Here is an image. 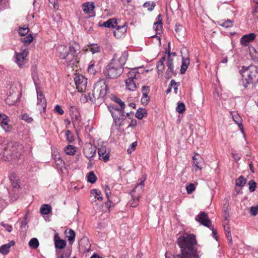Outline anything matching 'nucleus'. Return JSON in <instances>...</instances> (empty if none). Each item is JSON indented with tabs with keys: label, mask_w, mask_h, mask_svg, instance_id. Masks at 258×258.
I'll list each match as a JSON object with an SVG mask.
<instances>
[{
	"label": "nucleus",
	"mask_w": 258,
	"mask_h": 258,
	"mask_svg": "<svg viewBox=\"0 0 258 258\" xmlns=\"http://www.w3.org/2000/svg\"><path fill=\"white\" fill-rule=\"evenodd\" d=\"M177 244L180 248V253L171 258H199L196 248L197 242L194 234H184L178 238Z\"/></svg>",
	"instance_id": "nucleus-1"
},
{
	"label": "nucleus",
	"mask_w": 258,
	"mask_h": 258,
	"mask_svg": "<svg viewBox=\"0 0 258 258\" xmlns=\"http://www.w3.org/2000/svg\"><path fill=\"white\" fill-rule=\"evenodd\" d=\"M128 56L127 51L122 52L119 58H117L116 53L114 54L110 62L104 69V75L110 79H114L120 76L123 72L124 66Z\"/></svg>",
	"instance_id": "nucleus-2"
},
{
	"label": "nucleus",
	"mask_w": 258,
	"mask_h": 258,
	"mask_svg": "<svg viewBox=\"0 0 258 258\" xmlns=\"http://www.w3.org/2000/svg\"><path fill=\"white\" fill-rule=\"evenodd\" d=\"M58 51L60 54V58L64 60L63 62L67 67L73 68L77 67L79 63V54L80 48L77 43L70 45L68 48L66 46L61 45L58 47Z\"/></svg>",
	"instance_id": "nucleus-3"
},
{
	"label": "nucleus",
	"mask_w": 258,
	"mask_h": 258,
	"mask_svg": "<svg viewBox=\"0 0 258 258\" xmlns=\"http://www.w3.org/2000/svg\"><path fill=\"white\" fill-rule=\"evenodd\" d=\"M23 147L16 142H10L0 145V159L4 161L18 160Z\"/></svg>",
	"instance_id": "nucleus-4"
},
{
	"label": "nucleus",
	"mask_w": 258,
	"mask_h": 258,
	"mask_svg": "<svg viewBox=\"0 0 258 258\" xmlns=\"http://www.w3.org/2000/svg\"><path fill=\"white\" fill-rule=\"evenodd\" d=\"M109 88L104 80H100L94 85L93 90L89 93L91 101L97 105L104 102Z\"/></svg>",
	"instance_id": "nucleus-5"
},
{
	"label": "nucleus",
	"mask_w": 258,
	"mask_h": 258,
	"mask_svg": "<svg viewBox=\"0 0 258 258\" xmlns=\"http://www.w3.org/2000/svg\"><path fill=\"white\" fill-rule=\"evenodd\" d=\"M239 73L244 80L243 86L245 88L248 85L258 83V66L252 64L247 67L242 66Z\"/></svg>",
	"instance_id": "nucleus-6"
},
{
	"label": "nucleus",
	"mask_w": 258,
	"mask_h": 258,
	"mask_svg": "<svg viewBox=\"0 0 258 258\" xmlns=\"http://www.w3.org/2000/svg\"><path fill=\"white\" fill-rule=\"evenodd\" d=\"M145 180V178L142 179H140V182L139 183H138L135 187V189H134L131 191V196L133 199V201H131L129 202L128 204L132 207H136L139 203V199L140 198V196L139 195H136V189L138 188H140L141 190H142L144 186V181Z\"/></svg>",
	"instance_id": "nucleus-7"
},
{
	"label": "nucleus",
	"mask_w": 258,
	"mask_h": 258,
	"mask_svg": "<svg viewBox=\"0 0 258 258\" xmlns=\"http://www.w3.org/2000/svg\"><path fill=\"white\" fill-rule=\"evenodd\" d=\"M74 81L78 91L82 92L86 89L87 80L83 75H76L74 78Z\"/></svg>",
	"instance_id": "nucleus-8"
},
{
	"label": "nucleus",
	"mask_w": 258,
	"mask_h": 258,
	"mask_svg": "<svg viewBox=\"0 0 258 258\" xmlns=\"http://www.w3.org/2000/svg\"><path fill=\"white\" fill-rule=\"evenodd\" d=\"M28 51L27 49L22 50L20 52L15 53V62L18 64L20 68H22L26 63V57L28 55Z\"/></svg>",
	"instance_id": "nucleus-9"
},
{
	"label": "nucleus",
	"mask_w": 258,
	"mask_h": 258,
	"mask_svg": "<svg viewBox=\"0 0 258 258\" xmlns=\"http://www.w3.org/2000/svg\"><path fill=\"white\" fill-rule=\"evenodd\" d=\"M196 220L199 222L203 225L211 228V221L210 220L208 216L205 212H201L196 217Z\"/></svg>",
	"instance_id": "nucleus-10"
},
{
	"label": "nucleus",
	"mask_w": 258,
	"mask_h": 258,
	"mask_svg": "<svg viewBox=\"0 0 258 258\" xmlns=\"http://www.w3.org/2000/svg\"><path fill=\"white\" fill-rule=\"evenodd\" d=\"M166 66L167 67V69L165 72V78L166 79L169 80L172 76H175L176 75V73L174 70L173 58H169L167 59Z\"/></svg>",
	"instance_id": "nucleus-11"
},
{
	"label": "nucleus",
	"mask_w": 258,
	"mask_h": 258,
	"mask_svg": "<svg viewBox=\"0 0 258 258\" xmlns=\"http://www.w3.org/2000/svg\"><path fill=\"white\" fill-rule=\"evenodd\" d=\"M37 107L39 110L41 108L43 109V111H45L46 107V101L45 98L41 91H38L37 90Z\"/></svg>",
	"instance_id": "nucleus-12"
},
{
	"label": "nucleus",
	"mask_w": 258,
	"mask_h": 258,
	"mask_svg": "<svg viewBox=\"0 0 258 258\" xmlns=\"http://www.w3.org/2000/svg\"><path fill=\"white\" fill-rule=\"evenodd\" d=\"M96 149L95 146L89 144L85 146L84 149V154L86 158L90 160L96 154Z\"/></svg>",
	"instance_id": "nucleus-13"
},
{
	"label": "nucleus",
	"mask_w": 258,
	"mask_h": 258,
	"mask_svg": "<svg viewBox=\"0 0 258 258\" xmlns=\"http://www.w3.org/2000/svg\"><path fill=\"white\" fill-rule=\"evenodd\" d=\"M115 29L114 31V35L117 38L121 37L123 36L126 32L127 29V25L126 23H124L123 25L121 26H116L114 28Z\"/></svg>",
	"instance_id": "nucleus-14"
},
{
	"label": "nucleus",
	"mask_w": 258,
	"mask_h": 258,
	"mask_svg": "<svg viewBox=\"0 0 258 258\" xmlns=\"http://www.w3.org/2000/svg\"><path fill=\"white\" fill-rule=\"evenodd\" d=\"M256 38V35L254 33L245 34L240 39V42L243 46H248Z\"/></svg>",
	"instance_id": "nucleus-15"
},
{
	"label": "nucleus",
	"mask_w": 258,
	"mask_h": 258,
	"mask_svg": "<svg viewBox=\"0 0 258 258\" xmlns=\"http://www.w3.org/2000/svg\"><path fill=\"white\" fill-rule=\"evenodd\" d=\"M108 108L110 112L111 113V115L113 118V121L115 124V125L119 127L121 125L122 118H120L118 116V115L117 114L115 111H113L114 106L109 105L108 106Z\"/></svg>",
	"instance_id": "nucleus-16"
},
{
	"label": "nucleus",
	"mask_w": 258,
	"mask_h": 258,
	"mask_svg": "<svg viewBox=\"0 0 258 258\" xmlns=\"http://www.w3.org/2000/svg\"><path fill=\"white\" fill-rule=\"evenodd\" d=\"M98 153L99 158L103 160L105 162H107L109 160V154L108 153H106V149L105 146H101L98 148Z\"/></svg>",
	"instance_id": "nucleus-17"
},
{
	"label": "nucleus",
	"mask_w": 258,
	"mask_h": 258,
	"mask_svg": "<svg viewBox=\"0 0 258 258\" xmlns=\"http://www.w3.org/2000/svg\"><path fill=\"white\" fill-rule=\"evenodd\" d=\"M72 121L74 126L78 124L81 121V116L79 112L77 110H73L71 113Z\"/></svg>",
	"instance_id": "nucleus-18"
},
{
	"label": "nucleus",
	"mask_w": 258,
	"mask_h": 258,
	"mask_svg": "<svg viewBox=\"0 0 258 258\" xmlns=\"http://www.w3.org/2000/svg\"><path fill=\"white\" fill-rule=\"evenodd\" d=\"M83 10L85 14H90L95 8L93 3L86 2L83 4Z\"/></svg>",
	"instance_id": "nucleus-19"
},
{
	"label": "nucleus",
	"mask_w": 258,
	"mask_h": 258,
	"mask_svg": "<svg viewBox=\"0 0 258 258\" xmlns=\"http://www.w3.org/2000/svg\"><path fill=\"white\" fill-rule=\"evenodd\" d=\"M15 244L14 241H11L7 244H4L0 247V253L4 254H7L10 251V248Z\"/></svg>",
	"instance_id": "nucleus-20"
},
{
	"label": "nucleus",
	"mask_w": 258,
	"mask_h": 258,
	"mask_svg": "<svg viewBox=\"0 0 258 258\" xmlns=\"http://www.w3.org/2000/svg\"><path fill=\"white\" fill-rule=\"evenodd\" d=\"M158 21L154 23L153 29L156 32V34L159 33L162 29V23L161 15L159 14L157 18Z\"/></svg>",
	"instance_id": "nucleus-21"
},
{
	"label": "nucleus",
	"mask_w": 258,
	"mask_h": 258,
	"mask_svg": "<svg viewBox=\"0 0 258 258\" xmlns=\"http://www.w3.org/2000/svg\"><path fill=\"white\" fill-rule=\"evenodd\" d=\"M231 114L232 115L233 120L237 124V125L239 126L241 130L243 132V130L242 123V118L236 112H231Z\"/></svg>",
	"instance_id": "nucleus-22"
},
{
	"label": "nucleus",
	"mask_w": 258,
	"mask_h": 258,
	"mask_svg": "<svg viewBox=\"0 0 258 258\" xmlns=\"http://www.w3.org/2000/svg\"><path fill=\"white\" fill-rule=\"evenodd\" d=\"M189 64V59L188 57H182V65L180 69V73L183 74L185 73Z\"/></svg>",
	"instance_id": "nucleus-23"
},
{
	"label": "nucleus",
	"mask_w": 258,
	"mask_h": 258,
	"mask_svg": "<svg viewBox=\"0 0 258 258\" xmlns=\"http://www.w3.org/2000/svg\"><path fill=\"white\" fill-rule=\"evenodd\" d=\"M140 76V73L138 71L137 68H134L127 74V79L134 80L138 79Z\"/></svg>",
	"instance_id": "nucleus-24"
},
{
	"label": "nucleus",
	"mask_w": 258,
	"mask_h": 258,
	"mask_svg": "<svg viewBox=\"0 0 258 258\" xmlns=\"http://www.w3.org/2000/svg\"><path fill=\"white\" fill-rule=\"evenodd\" d=\"M65 233L66 234L67 237L68 238L69 244L72 245L75 240V238L76 236L75 231L73 230L70 229L69 231L66 230Z\"/></svg>",
	"instance_id": "nucleus-25"
},
{
	"label": "nucleus",
	"mask_w": 258,
	"mask_h": 258,
	"mask_svg": "<svg viewBox=\"0 0 258 258\" xmlns=\"http://www.w3.org/2000/svg\"><path fill=\"white\" fill-rule=\"evenodd\" d=\"M117 21L115 19H110L107 21L104 22L102 26L107 28H115L117 26Z\"/></svg>",
	"instance_id": "nucleus-26"
},
{
	"label": "nucleus",
	"mask_w": 258,
	"mask_h": 258,
	"mask_svg": "<svg viewBox=\"0 0 258 258\" xmlns=\"http://www.w3.org/2000/svg\"><path fill=\"white\" fill-rule=\"evenodd\" d=\"M125 86L128 90L132 91H135L137 88L135 81L130 79L125 80Z\"/></svg>",
	"instance_id": "nucleus-27"
},
{
	"label": "nucleus",
	"mask_w": 258,
	"mask_h": 258,
	"mask_svg": "<svg viewBox=\"0 0 258 258\" xmlns=\"http://www.w3.org/2000/svg\"><path fill=\"white\" fill-rule=\"evenodd\" d=\"M147 115V110L143 108H139L136 114V117L139 119H142L143 117L146 116Z\"/></svg>",
	"instance_id": "nucleus-28"
},
{
	"label": "nucleus",
	"mask_w": 258,
	"mask_h": 258,
	"mask_svg": "<svg viewBox=\"0 0 258 258\" xmlns=\"http://www.w3.org/2000/svg\"><path fill=\"white\" fill-rule=\"evenodd\" d=\"M9 121V119L7 116L5 119L3 118V120L1 122V126L6 132H10L12 129L11 126L8 123Z\"/></svg>",
	"instance_id": "nucleus-29"
},
{
	"label": "nucleus",
	"mask_w": 258,
	"mask_h": 258,
	"mask_svg": "<svg viewBox=\"0 0 258 258\" xmlns=\"http://www.w3.org/2000/svg\"><path fill=\"white\" fill-rule=\"evenodd\" d=\"M40 211L42 214L48 215L51 211V207L48 204H43L41 206Z\"/></svg>",
	"instance_id": "nucleus-30"
},
{
	"label": "nucleus",
	"mask_w": 258,
	"mask_h": 258,
	"mask_svg": "<svg viewBox=\"0 0 258 258\" xmlns=\"http://www.w3.org/2000/svg\"><path fill=\"white\" fill-rule=\"evenodd\" d=\"M124 108H120V109L114 106L113 111H115L118 115V116L122 118V120L126 118V115H124Z\"/></svg>",
	"instance_id": "nucleus-31"
},
{
	"label": "nucleus",
	"mask_w": 258,
	"mask_h": 258,
	"mask_svg": "<svg viewBox=\"0 0 258 258\" xmlns=\"http://www.w3.org/2000/svg\"><path fill=\"white\" fill-rule=\"evenodd\" d=\"M66 245V241L64 240L56 239V236H55V246L57 248L62 249L64 248Z\"/></svg>",
	"instance_id": "nucleus-32"
},
{
	"label": "nucleus",
	"mask_w": 258,
	"mask_h": 258,
	"mask_svg": "<svg viewBox=\"0 0 258 258\" xmlns=\"http://www.w3.org/2000/svg\"><path fill=\"white\" fill-rule=\"evenodd\" d=\"M197 155L199 156V158H197L195 156L192 157V160L194 164L195 165V166L199 169H202L201 167V163L202 162V159L201 157L198 154H197Z\"/></svg>",
	"instance_id": "nucleus-33"
},
{
	"label": "nucleus",
	"mask_w": 258,
	"mask_h": 258,
	"mask_svg": "<svg viewBox=\"0 0 258 258\" xmlns=\"http://www.w3.org/2000/svg\"><path fill=\"white\" fill-rule=\"evenodd\" d=\"M66 153L69 155H73L76 152L75 147L73 145H68L64 149Z\"/></svg>",
	"instance_id": "nucleus-34"
},
{
	"label": "nucleus",
	"mask_w": 258,
	"mask_h": 258,
	"mask_svg": "<svg viewBox=\"0 0 258 258\" xmlns=\"http://www.w3.org/2000/svg\"><path fill=\"white\" fill-rule=\"evenodd\" d=\"M219 25L223 27L229 28L233 26V22L232 20L227 19L226 21L222 20L220 21Z\"/></svg>",
	"instance_id": "nucleus-35"
},
{
	"label": "nucleus",
	"mask_w": 258,
	"mask_h": 258,
	"mask_svg": "<svg viewBox=\"0 0 258 258\" xmlns=\"http://www.w3.org/2000/svg\"><path fill=\"white\" fill-rule=\"evenodd\" d=\"M39 245L38 240L36 238H32L29 242V246L34 249L37 248Z\"/></svg>",
	"instance_id": "nucleus-36"
},
{
	"label": "nucleus",
	"mask_w": 258,
	"mask_h": 258,
	"mask_svg": "<svg viewBox=\"0 0 258 258\" xmlns=\"http://www.w3.org/2000/svg\"><path fill=\"white\" fill-rule=\"evenodd\" d=\"M89 49L93 54L100 52V48L97 44H91L89 45Z\"/></svg>",
	"instance_id": "nucleus-37"
},
{
	"label": "nucleus",
	"mask_w": 258,
	"mask_h": 258,
	"mask_svg": "<svg viewBox=\"0 0 258 258\" xmlns=\"http://www.w3.org/2000/svg\"><path fill=\"white\" fill-rule=\"evenodd\" d=\"M55 163L58 167H62L64 165V162L61 159L59 155H56L54 158Z\"/></svg>",
	"instance_id": "nucleus-38"
},
{
	"label": "nucleus",
	"mask_w": 258,
	"mask_h": 258,
	"mask_svg": "<svg viewBox=\"0 0 258 258\" xmlns=\"http://www.w3.org/2000/svg\"><path fill=\"white\" fill-rule=\"evenodd\" d=\"M175 31L179 35L184 34L185 28L179 24H176L175 26Z\"/></svg>",
	"instance_id": "nucleus-39"
},
{
	"label": "nucleus",
	"mask_w": 258,
	"mask_h": 258,
	"mask_svg": "<svg viewBox=\"0 0 258 258\" xmlns=\"http://www.w3.org/2000/svg\"><path fill=\"white\" fill-rule=\"evenodd\" d=\"M224 231L225 232L227 239L229 240V242L232 243V236L231 234L229 226L228 225H224Z\"/></svg>",
	"instance_id": "nucleus-40"
},
{
	"label": "nucleus",
	"mask_w": 258,
	"mask_h": 258,
	"mask_svg": "<svg viewBox=\"0 0 258 258\" xmlns=\"http://www.w3.org/2000/svg\"><path fill=\"white\" fill-rule=\"evenodd\" d=\"M29 32V29L27 26H24L22 27H20L18 30V33L21 36H25Z\"/></svg>",
	"instance_id": "nucleus-41"
},
{
	"label": "nucleus",
	"mask_w": 258,
	"mask_h": 258,
	"mask_svg": "<svg viewBox=\"0 0 258 258\" xmlns=\"http://www.w3.org/2000/svg\"><path fill=\"white\" fill-rule=\"evenodd\" d=\"M33 37L31 34H28L27 36L22 38L21 41L25 44H30L33 40Z\"/></svg>",
	"instance_id": "nucleus-42"
},
{
	"label": "nucleus",
	"mask_w": 258,
	"mask_h": 258,
	"mask_svg": "<svg viewBox=\"0 0 258 258\" xmlns=\"http://www.w3.org/2000/svg\"><path fill=\"white\" fill-rule=\"evenodd\" d=\"M249 54L254 60L255 61L258 59V53L254 47L249 48Z\"/></svg>",
	"instance_id": "nucleus-43"
},
{
	"label": "nucleus",
	"mask_w": 258,
	"mask_h": 258,
	"mask_svg": "<svg viewBox=\"0 0 258 258\" xmlns=\"http://www.w3.org/2000/svg\"><path fill=\"white\" fill-rule=\"evenodd\" d=\"M246 183V179L242 175H241L238 179L236 180V185L237 186H243Z\"/></svg>",
	"instance_id": "nucleus-44"
},
{
	"label": "nucleus",
	"mask_w": 258,
	"mask_h": 258,
	"mask_svg": "<svg viewBox=\"0 0 258 258\" xmlns=\"http://www.w3.org/2000/svg\"><path fill=\"white\" fill-rule=\"evenodd\" d=\"M88 181L91 183H94L96 181L97 178L95 174L94 173L93 171H91L89 173L88 175Z\"/></svg>",
	"instance_id": "nucleus-45"
},
{
	"label": "nucleus",
	"mask_w": 258,
	"mask_h": 258,
	"mask_svg": "<svg viewBox=\"0 0 258 258\" xmlns=\"http://www.w3.org/2000/svg\"><path fill=\"white\" fill-rule=\"evenodd\" d=\"M185 109V105L183 103H178L176 108V110L179 113H182Z\"/></svg>",
	"instance_id": "nucleus-46"
},
{
	"label": "nucleus",
	"mask_w": 258,
	"mask_h": 258,
	"mask_svg": "<svg viewBox=\"0 0 258 258\" xmlns=\"http://www.w3.org/2000/svg\"><path fill=\"white\" fill-rule=\"evenodd\" d=\"M143 7L144 8H148V11H152L155 7V3L153 2L150 5V2H147L144 4Z\"/></svg>",
	"instance_id": "nucleus-47"
},
{
	"label": "nucleus",
	"mask_w": 258,
	"mask_h": 258,
	"mask_svg": "<svg viewBox=\"0 0 258 258\" xmlns=\"http://www.w3.org/2000/svg\"><path fill=\"white\" fill-rule=\"evenodd\" d=\"M249 189L250 192H253L255 190L256 183L253 180H251L248 182Z\"/></svg>",
	"instance_id": "nucleus-48"
},
{
	"label": "nucleus",
	"mask_w": 258,
	"mask_h": 258,
	"mask_svg": "<svg viewBox=\"0 0 258 258\" xmlns=\"http://www.w3.org/2000/svg\"><path fill=\"white\" fill-rule=\"evenodd\" d=\"M65 135H66V137L67 140L70 143H72L74 141V136L73 135V134L72 133V132L70 131H69V130L67 131Z\"/></svg>",
	"instance_id": "nucleus-49"
},
{
	"label": "nucleus",
	"mask_w": 258,
	"mask_h": 258,
	"mask_svg": "<svg viewBox=\"0 0 258 258\" xmlns=\"http://www.w3.org/2000/svg\"><path fill=\"white\" fill-rule=\"evenodd\" d=\"M195 189V185L194 183H189L186 187V189L188 194H191Z\"/></svg>",
	"instance_id": "nucleus-50"
},
{
	"label": "nucleus",
	"mask_w": 258,
	"mask_h": 258,
	"mask_svg": "<svg viewBox=\"0 0 258 258\" xmlns=\"http://www.w3.org/2000/svg\"><path fill=\"white\" fill-rule=\"evenodd\" d=\"M112 100L114 102L118 103L119 105V106H120V108H125V105L124 103L120 99L115 96L113 98Z\"/></svg>",
	"instance_id": "nucleus-51"
},
{
	"label": "nucleus",
	"mask_w": 258,
	"mask_h": 258,
	"mask_svg": "<svg viewBox=\"0 0 258 258\" xmlns=\"http://www.w3.org/2000/svg\"><path fill=\"white\" fill-rule=\"evenodd\" d=\"M22 119L27 121L28 123H30L33 121V118L30 117L27 114L25 113L22 115Z\"/></svg>",
	"instance_id": "nucleus-52"
},
{
	"label": "nucleus",
	"mask_w": 258,
	"mask_h": 258,
	"mask_svg": "<svg viewBox=\"0 0 258 258\" xmlns=\"http://www.w3.org/2000/svg\"><path fill=\"white\" fill-rule=\"evenodd\" d=\"M150 101V97L149 96H143L141 98V103L144 105H146L148 104Z\"/></svg>",
	"instance_id": "nucleus-53"
},
{
	"label": "nucleus",
	"mask_w": 258,
	"mask_h": 258,
	"mask_svg": "<svg viewBox=\"0 0 258 258\" xmlns=\"http://www.w3.org/2000/svg\"><path fill=\"white\" fill-rule=\"evenodd\" d=\"M88 72L92 75H95L96 71L94 68V63H91L90 64L88 69Z\"/></svg>",
	"instance_id": "nucleus-54"
},
{
	"label": "nucleus",
	"mask_w": 258,
	"mask_h": 258,
	"mask_svg": "<svg viewBox=\"0 0 258 258\" xmlns=\"http://www.w3.org/2000/svg\"><path fill=\"white\" fill-rule=\"evenodd\" d=\"M150 91V87L149 86H144L142 87V92L143 96H148Z\"/></svg>",
	"instance_id": "nucleus-55"
},
{
	"label": "nucleus",
	"mask_w": 258,
	"mask_h": 258,
	"mask_svg": "<svg viewBox=\"0 0 258 258\" xmlns=\"http://www.w3.org/2000/svg\"><path fill=\"white\" fill-rule=\"evenodd\" d=\"M157 69L158 72L163 73L165 69L164 63L158 62L157 64Z\"/></svg>",
	"instance_id": "nucleus-56"
},
{
	"label": "nucleus",
	"mask_w": 258,
	"mask_h": 258,
	"mask_svg": "<svg viewBox=\"0 0 258 258\" xmlns=\"http://www.w3.org/2000/svg\"><path fill=\"white\" fill-rule=\"evenodd\" d=\"M170 86L174 87V91L175 94L177 93L178 90V86L177 85V83L174 80H171L170 82Z\"/></svg>",
	"instance_id": "nucleus-57"
},
{
	"label": "nucleus",
	"mask_w": 258,
	"mask_h": 258,
	"mask_svg": "<svg viewBox=\"0 0 258 258\" xmlns=\"http://www.w3.org/2000/svg\"><path fill=\"white\" fill-rule=\"evenodd\" d=\"M104 192L105 193L106 197L107 199H109L111 195V191L108 185H105L104 188Z\"/></svg>",
	"instance_id": "nucleus-58"
},
{
	"label": "nucleus",
	"mask_w": 258,
	"mask_h": 258,
	"mask_svg": "<svg viewBox=\"0 0 258 258\" xmlns=\"http://www.w3.org/2000/svg\"><path fill=\"white\" fill-rule=\"evenodd\" d=\"M54 111L55 112L57 113L59 115H62L64 113L63 109L61 108L60 106H59V105H56L55 106Z\"/></svg>",
	"instance_id": "nucleus-59"
},
{
	"label": "nucleus",
	"mask_w": 258,
	"mask_h": 258,
	"mask_svg": "<svg viewBox=\"0 0 258 258\" xmlns=\"http://www.w3.org/2000/svg\"><path fill=\"white\" fill-rule=\"evenodd\" d=\"M250 213L251 215L255 216L258 213V206L251 207L250 210Z\"/></svg>",
	"instance_id": "nucleus-60"
},
{
	"label": "nucleus",
	"mask_w": 258,
	"mask_h": 258,
	"mask_svg": "<svg viewBox=\"0 0 258 258\" xmlns=\"http://www.w3.org/2000/svg\"><path fill=\"white\" fill-rule=\"evenodd\" d=\"M90 193L93 195L95 198H97L101 194V191L98 190L97 189H91Z\"/></svg>",
	"instance_id": "nucleus-61"
},
{
	"label": "nucleus",
	"mask_w": 258,
	"mask_h": 258,
	"mask_svg": "<svg viewBox=\"0 0 258 258\" xmlns=\"http://www.w3.org/2000/svg\"><path fill=\"white\" fill-rule=\"evenodd\" d=\"M26 218H27V216H25V220L23 221H22L21 223V228H24L25 230H26V229L28 227L27 222L26 220Z\"/></svg>",
	"instance_id": "nucleus-62"
},
{
	"label": "nucleus",
	"mask_w": 258,
	"mask_h": 258,
	"mask_svg": "<svg viewBox=\"0 0 258 258\" xmlns=\"http://www.w3.org/2000/svg\"><path fill=\"white\" fill-rule=\"evenodd\" d=\"M49 3L53 5L55 9H58V4L57 3V0H48Z\"/></svg>",
	"instance_id": "nucleus-63"
},
{
	"label": "nucleus",
	"mask_w": 258,
	"mask_h": 258,
	"mask_svg": "<svg viewBox=\"0 0 258 258\" xmlns=\"http://www.w3.org/2000/svg\"><path fill=\"white\" fill-rule=\"evenodd\" d=\"M223 216H224L225 220H226V221L229 220V212L227 211V209H225L224 210Z\"/></svg>",
	"instance_id": "nucleus-64"
}]
</instances>
